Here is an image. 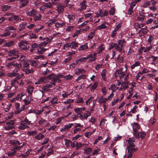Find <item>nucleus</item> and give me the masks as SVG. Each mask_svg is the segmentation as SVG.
<instances>
[{"label":"nucleus","instance_id":"obj_1","mask_svg":"<svg viewBox=\"0 0 158 158\" xmlns=\"http://www.w3.org/2000/svg\"><path fill=\"white\" fill-rule=\"evenodd\" d=\"M5 15H11V16L9 17L8 20L13 22L14 23H17L21 20V19L17 15H14L12 13H7Z\"/></svg>","mask_w":158,"mask_h":158},{"label":"nucleus","instance_id":"obj_2","mask_svg":"<svg viewBox=\"0 0 158 158\" xmlns=\"http://www.w3.org/2000/svg\"><path fill=\"white\" fill-rule=\"evenodd\" d=\"M126 42V41L124 39L123 40H119L117 41V44H118V46L116 48L117 50L118 51L120 52H121L123 50V48L124 46L123 44Z\"/></svg>","mask_w":158,"mask_h":158},{"label":"nucleus","instance_id":"obj_3","mask_svg":"<svg viewBox=\"0 0 158 158\" xmlns=\"http://www.w3.org/2000/svg\"><path fill=\"white\" fill-rule=\"evenodd\" d=\"M6 126L4 128L6 130H9L14 128V122L13 120H10L6 123Z\"/></svg>","mask_w":158,"mask_h":158},{"label":"nucleus","instance_id":"obj_4","mask_svg":"<svg viewBox=\"0 0 158 158\" xmlns=\"http://www.w3.org/2000/svg\"><path fill=\"white\" fill-rule=\"evenodd\" d=\"M52 6L53 4L50 2H49L46 3L42 6L40 7V9L41 10L44 11L46 8H51L52 7Z\"/></svg>","mask_w":158,"mask_h":158},{"label":"nucleus","instance_id":"obj_5","mask_svg":"<svg viewBox=\"0 0 158 158\" xmlns=\"http://www.w3.org/2000/svg\"><path fill=\"white\" fill-rule=\"evenodd\" d=\"M52 75H49L47 76L41 77L39 78L40 81L41 82V83L42 82L46 83L48 81V79H50V76Z\"/></svg>","mask_w":158,"mask_h":158},{"label":"nucleus","instance_id":"obj_6","mask_svg":"<svg viewBox=\"0 0 158 158\" xmlns=\"http://www.w3.org/2000/svg\"><path fill=\"white\" fill-rule=\"evenodd\" d=\"M132 126L133 131L134 132H135L136 131L139 129L140 127V126L139 124L138 123L134 122L131 124Z\"/></svg>","mask_w":158,"mask_h":158},{"label":"nucleus","instance_id":"obj_7","mask_svg":"<svg viewBox=\"0 0 158 158\" xmlns=\"http://www.w3.org/2000/svg\"><path fill=\"white\" fill-rule=\"evenodd\" d=\"M26 13L28 16H34L36 14V11L35 9H32L28 10Z\"/></svg>","mask_w":158,"mask_h":158},{"label":"nucleus","instance_id":"obj_8","mask_svg":"<svg viewBox=\"0 0 158 158\" xmlns=\"http://www.w3.org/2000/svg\"><path fill=\"white\" fill-rule=\"evenodd\" d=\"M86 2V1H83L82 2L80 3V7L78 9L79 10L82 11L85 9L87 6L85 3Z\"/></svg>","mask_w":158,"mask_h":158},{"label":"nucleus","instance_id":"obj_9","mask_svg":"<svg viewBox=\"0 0 158 158\" xmlns=\"http://www.w3.org/2000/svg\"><path fill=\"white\" fill-rule=\"evenodd\" d=\"M99 12L100 14V16L101 17H104L108 15V12L106 10L103 11L102 10L100 9Z\"/></svg>","mask_w":158,"mask_h":158},{"label":"nucleus","instance_id":"obj_10","mask_svg":"<svg viewBox=\"0 0 158 158\" xmlns=\"http://www.w3.org/2000/svg\"><path fill=\"white\" fill-rule=\"evenodd\" d=\"M64 6L60 3H59L57 5V11L58 13H60L64 10Z\"/></svg>","mask_w":158,"mask_h":158},{"label":"nucleus","instance_id":"obj_11","mask_svg":"<svg viewBox=\"0 0 158 158\" xmlns=\"http://www.w3.org/2000/svg\"><path fill=\"white\" fill-rule=\"evenodd\" d=\"M148 30L147 29V27L142 28L140 30L138 31V33H142L143 35H141V36H143V35L146 34L148 32Z\"/></svg>","mask_w":158,"mask_h":158},{"label":"nucleus","instance_id":"obj_12","mask_svg":"<svg viewBox=\"0 0 158 158\" xmlns=\"http://www.w3.org/2000/svg\"><path fill=\"white\" fill-rule=\"evenodd\" d=\"M58 99L57 97H54L52 98V99L50 102L52 104L55 105L57 103H59L60 102H58Z\"/></svg>","mask_w":158,"mask_h":158},{"label":"nucleus","instance_id":"obj_13","mask_svg":"<svg viewBox=\"0 0 158 158\" xmlns=\"http://www.w3.org/2000/svg\"><path fill=\"white\" fill-rule=\"evenodd\" d=\"M15 41H10L8 42H6L4 44L3 47H10L14 45Z\"/></svg>","mask_w":158,"mask_h":158},{"label":"nucleus","instance_id":"obj_14","mask_svg":"<svg viewBox=\"0 0 158 158\" xmlns=\"http://www.w3.org/2000/svg\"><path fill=\"white\" fill-rule=\"evenodd\" d=\"M18 45L20 47V49L21 50H27L29 48V46L27 47L25 45L22 44L21 43H19Z\"/></svg>","mask_w":158,"mask_h":158},{"label":"nucleus","instance_id":"obj_15","mask_svg":"<svg viewBox=\"0 0 158 158\" xmlns=\"http://www.w3.org/2000/svg\"><path fill=\"white\" fill-rule=\"evenodd\" d=\"M128 87V83L127 82H123L119 90H122L123 89H125Z\"/></svg>","mask_w":158,"mask_h":158},{"label":"nucleus","instance_id":"obj_16","mask_svg":"<svg viewBox=\"0 0 158 158\" xmlns=\"http://www.w3.org/2000/svg\"><path fill=\"white\" fill-rule=\"evenodd\" d=\"M50 75H52L50 76V79H48V80H51V81H52V83H56V74L54 73H52Z\"/></svg>","mask_w":158,"mask_h":158},{"label":"nucleus","instance_id":"obj_17","mask_svg":"<svg viewBox=\"0 0 158 158\" xmlns=\"http://www.w3.org/2000/svg\"><path fill=\"white\" fill-rule=\"evenodd\" d=\"M21 3L19 5V7L21 8L25 6L28 3V1H20Z\"/></svg>","mask_w":158,"mask_h":158},{"label":"nucleus","instance_id":"obj_18","mask_svg":"<svg viewBox=\"0 0 158 158\" xmlns=\"http://www.w3.org/2000/svg\"><path fill=\"white\" fill-rule=\"evenodd\" d=\"M118 46V44L114 43H111L109 46V50H110L114 48H115V49L117 50L116 49L117 47Z\"/></svg>","mask_w":158,"mask_h":158},{"label":"nucleus","instance_id":"obj_19","mask_svg":"<svg viewBox=\"0 0 158 158\" xmlns=\"http://www.w3.org/2000/svg\"><path fill=\"white\" fill-rule=\"evenodd\" d=\"M87 43H86L84 45H81L79 47L78 49L79 50H84L85 49H88L89 48L87 45Z\"/></svg>","mask_w":158,"mask_h":158},{"label":"nucleus","instance_id":"obj_20","mask_svg":"<svg viewBox=\"0 0 158 158\" xmlns=\"http://www.w3.org/2000/svg\"><path fill=\"white\" fill-rule=\"evenodd\" d=\"M42 15L40 14H37L33 16L34 20L35 21L40 20L41 19Z\"/></svg>","mask_w":158,"mask_h":158},{"label":"nucleus","instance_id":"obj_21","mask_svg":"<svg viewBox=\"0 0 158 158\" xmlns=\"http://www.w3.org/2000/svg\"><path fill=\"white\" fill-rule=\"evenodd\" d=\"M71 44L72 46L71 48L74 49H76V48L78 47V45L79 44L78 43L76 42L75 41H73L71 43Z\"/></svg>","mask_w":158,"mask_h":158},{"label":"nucleus","instance_id":"obj_22","mask_svg":"<svg viewBox=\"0 0 158 158\" xmlns=\"http://www.w3.org/2000/svg\"><path fill=\"white\" fill-rule=\"evenodd\" d=\"M56 83H52V82L50 81L49 83L45 85V87H46L48 88H52L53 86H56Z\"/></svg>","mask_w":158,"mask_h":158},{"label":"nucleus","instance_id":"obj_23","mask_svg":"<svg viewBox=\"0 0 158 158\" xmlns=\"http://www.w3.org/2000/svg\"><path fill=\"white\" fill-rule=\"evenodd\" d=\"M6 31H10V32H13L16 31V29L14 27L12 26H10L7 27L6 28Z\"/></svg>","mask_w":158,"mask_h":158},{"label":"nucleus","instance_id":"obj_24","mask_svg":"<svg viewBox=\"0 0 158 158\" xmlns=\"http://www.w3.org/2000/svg\"><path fill=\"white\" fill-rule=\"evenodd\" d=\"M18 52L16 50H12L8 52V55L9 56H11L12 55H18Z\"/></svg>","mask_w":158,"mask_h":158},{"label":"nucleus","instance_id":"obj_25","mask_svg":"<svg viewBox=\"0 0 158 158\" xmlns=\"http://www.w3.org/2000/svg\"><path fill=\"white\" fill-rule=\"evenodd\" d=\"M37 50V52L39 54H43L45 52V50H47L46 49L44 48H39Z\"/></svg>","mask_w":158,"mask_h":158},{"label":"nucleus","instance_id":"obj_26","mask_svg":"<svg viewBox=\"0 0 158 158\" xmlns=\"http://www.w3.org/2000/svg\"><path fill=\"white\" fill-rule=\"evenodd\" d=\"M85 70L83 69H81L77 68L76 69L75 74L76 75H79L80 74L83 73L85 72Z\"/></svg>","mask_w":158,"mask_h":158},{"label":"nucleus","instance_id":"obj_27","mask_svg":"<svg viewBox=\"0 0 158 158\" xmlns=\"http://www.w3.org/2000/svg\"><path fill=\"white\" fill-rule=\"evenodd\" d=\"M39 63L38 61L35 60H31L30 62V63L31 66L36 67L38 65V63Z\"/></svg>","mask_w":158,"mask_h":158},{"label":"nucleus","instance_id":"obj_28","mask_svg":"<svg viewBox=\"0 0 158 158\" xmlns=\"http://www.w3.org/2000/svg\"><path fill=\"white\" fill-rule=\"evenodd\" d=\"M29 127L27 125H25L24 124L22 123L21 122L20 126H19V128L21 130H23L26 128H27Z\"/></svg>","mask_w":158,"mask_h":158},{"label":"nucleus","instance_id":"obj_29","mask_svg":"<svg viewBox=\"0 0 158 158\" xmlns=\"http://www.w3.org/2000/svg\"><path fill=\"white\" fill-rule=\"evenodd\" d=\"M98 82H96L91 87L90 90L91 91L94 92V90L98 87Z\"/></svg>","mask_w":158,"mask_h":158},{"label":"nucleus","instance_id":"obj_30","mask_svg":"<svg viewBox=\"0 0 158 158\" xmlns=\"http://www.w3.org/2000/svg\"><path fill=\"white\" fill-rule=\"evenodd\" d=\"M23 70L25 72L26 74L32 73L34 72L33 70L32 69V68H31V69L28 68L24 69Z\"/></svg>","mask_w":158,"mask_h":158},{"label":"nucleus","instance_id":"obj_31","mask_svg":"<svg viewBox=\"0 0 158 158\" xmlns=\"http://www.w3.org/2000/svg\"><path fill=\"white\" fill-rule=\"evenodd\" d=\"M6 28L5 30V32L0 35L2 37H3V36L6 37L10 34V31H6Z\"/></svg>","mask_w":158,"mask_h":158},{"label":"nucleus","instance_id":"obj_32","mask_svg":"<svg viewBox=\"0 0 158 158\" xmlns=\"http://www.w3.org/2000/svg\"><path fill=\"white\" fill-rule=\"evenodd\" d=\"M129 145L127 146V152H129V150H130L131 148H134L135 147V145L133 142L129 143Z\"/></svg>","mask_w":158,"mask_h":158},{"label":"nucleus","instance_id":"obj_33","mask_svg":"<svg viewBox=\"0 0 158 158\" xmlns=\"http://www.w3.org/2000/svg\"><path fill=\"white\" fill-rule=\"evenodd\" d=\"M10 7V6L9 5H3L2 7V11H5L7 10Z\"/></svg>","mask_w":158,"mask_h":158},{"label":"nucleus","instance_id":"obj_34","mask_svg":"<svg viewBox=\"0 0 158 158\" xmlns=\"http://www.w3.org/2000/svg\"><path fill=\"white\" fill-rule=\"evenodd\" d=\"M67 18L69 20L70 23H73V21L75 19V16L73 15H68Z\"/></svg>","mask_w":158,"mask_h":158},{"label":"nucleus","instance_id":"obj_35","mask_svg":"<svg viewBox=\"0 0 158 158\" xmlns=\"http://www.w3.org/2000/svg\"><path fill=\"white\" fill-rule=\"evenodd\" d=\"M44 136V135L41 133H40L39 135L35 136V137L36 139L40 140L43 139Z\"/></svg>","mask_w":158,"mask_h":158},{"label":"nucleus","instance_id":"obj_36","mask_svg":"<svg viewBox=\"0 0 158 158\" xmlns=\"http://www.w3.org/2000/svg\"><path fill=\"white\" fill-rule=\"evenodd\" d=\"M140 1H135V2H133L130 3V8L133 10V7L135 6V4Z\"/></svg>","mask_w":158,"mask_h":158},{"label":"nucleus","instance_id":"obj_37","mask_svg":"<svg viewBox=\"0 0 158 158\" xmlns=\"http://www.w3.org/2000/svg\"><path fill=\"white\" fill-rule=\"evenodd\" d=\"M33 91V88L31 86H29L27 88V92L28 94H32Z\"/></svg>","mask_w":158,"mask_h":158},{"label":"nucleus","instance_id":"obj_38","mask_svg":"<svg viewBox=\"0 0 158 158\" xmlns=\"http://www.w3.org/2000/svg\"><path fill=\"white\" fill-rule=\"evenodd\" d=\"M107 27V26H106L104 23L102 24L100 26L97 27V29L101 30V29H105Z\"/></svg>","mask_w":158,"mask_h":158},{"label":"nucleus","instance_id":"obj_39","mask_svg":"<svg viewBox=\"0 0 158 158\" xmlns=\"http://www.w3.org/2000/svg\"><path fill=\"white\" fill-rule=\"evenodd\" d=\"M10 143L12 144H14L15 145L18 144V145H20V143L19 141L16 140H11L10 141Z\"/></svg>","mask_w":158,"mask_h":158},{"label":"nucleus","instance_id":"obj_40","mask_svg":"<svg viewBox=\"0 0 158 158\" xmlns=\"http://www.w3.org/2000/svg\"><path fill=\"white\" fill-rule=\"evenodd\" d=\"M23 124H25V125H30V122L28 120L26 117L25 118V119L23 121L21 122Z\"/></svg>","mask_w":158,"mask_h":158},{"label":"nucleus","instance_id":"obj_41","mask_svg":"<svg viewBox=\"0 0 158 158\" xmlns=\"http://www.w3.org/2000/svg\"><path fill=\"white\" fill-rule=\"evenodd\" d=\"M85 152L87 154H89L92 151V149L90 148H86L85 149Z\"/></svg>","mask_w":158,"mask_h":158},{"label":"nucleus","instance_id":"obj_42","mask_svg":"<svg viewBox=\"0 0 158 158\" xmlns=\"http://www.w3.org/2000/svg\"><path fill=\"white\" fill-rule=\"evenodd\" d=\"M139 64L140 63L139 62L136 61L134 64H133L131 66V69H134L135 67L139 66Z\"/></svg>","mask_w":158,"mask_h":158},{"label":"nucleus","instance_id":"obj_43","mask_svg":"<svg viewBox=\"0 0 158 158\" xmlns=\"http://www.w3.org/2000/svg\"><path fill=\"white\" fill-rule=\"evenodd\" d=\"M86 78V76L84 74H82L81 76L78 77L76 80V81H78L81 79H85Z\"/></svg>","mask_w":158,"mask_h":158},{"label":"nucleus","instance_id":"obj_44","mask_svg":"<svg viewBox=\"0 0 158 158\" xmlns=\"http://www.w3.org/2000/svg\"><path fill=\"white\" fill-rule=\"evenodd\" d=\"M64 140H65L66 141L65 143V145L67 146V147H69V145L71 144V141L69 139H64Z\"/></svg>","mask_w":158,"mask_h":158},{"label":"nucleus","instance_id":"obj_45","mask_svg":"<svg viewBox=\"0 0 158 158\" xmlns=\"http://www.w3.org/2000/svg\"><path fill=\"white\" fill-rule=\"evenodd\" d=\"M42 112V110H32L31 112L33 113H35L37 114H41V113Z\"/></svg>","mask_w":158,"mask_h":158},{"label":"nucleus","instance_id":"obj_46","mask_svg":"<svg viewBox=\"0 0 158 158\" xmlns=\"http://www.w3.org/2000/svg\"><path fill=\"white\" fill-rule=\"evenodd\" d=\"M106 71L105 70H103L102 73V78L104 81L106 80Z\"/></svg>","mask_w":158,"mask_h":158},{"label":"nucleus","instance_id":"obj_47","mask_svg":"<svg viewBox=\"0 0 158 158\" xmlns=\"http://www.w3.org/2000/svg\"><path fill=\"white\" fill-rule=\"evenodd\" d=\"M25 95L22 92L21 94H18L16 97V98H17V100H18L19 98H20L21 99H22V97Z\"/></svg>","mask_w":158,"mask_h":158},{"label":"nucleus","instance_id":"obj_48","mask_svg":"<svg viewBox=\"0 0 158 158\" xmlns=\"http://www.w3.org/2000/svg\"><path fill=\"white\" fill-rule=\"evenodd\" d=\"M133 135L135 138H139L140 137V133L137 132V131H136L135 132H134Z\"/></svg>","mask_w":158,"mask_h":158},{"label":"nucleus","instance_id":"obj_49","mask_svg":"<svg viewBox=\"0 0 158 158\" xmlns=\"http://www.w3.org/2000/svg\"><path fill=\"white\" fill-rule=\"evenodd\" d=\"M73 125V123H69L68 124H66L64 126V127H65L66 129L68 130L69 129L71 128L72 126Z\"/></svg>","mask_w":158,"mask_h":158},{"label":"nucleus","instance_id":"obj_50","mask_svg":"<svg viewBox=\"0 0 158 158\" xmlns=\"http://www.w3.org/2000/svg\"><path fill=\"white\" fill-rule=\"evenodd\" d=\"M49 152L47 154V156H50L51 154L53 153L54 150L52 149V148H49L48 150Z\"/></svg>","mask_w":158,"mask_h":158},{"label":"nucleus","instance_id":"obj_51","mask_svg":"<svg viewBox=\"0 0 158 158\" xmlns=\"http://www.w3.org/2000/svg\"><path fill=\"white\" fill-rule=\"evenodd\" d=\"M104 48L103 47L102 45H101L98 48V53L99 54L101 52L104 50Z\"/></svg>","mask_w":158,"mask_h":158},{"label":"nucleus","instance_id":"obj_52","mask_svg":"<svg viewBox=\"0 0 158 158\" xmlns=\"http://www.w3.org/2000/svg\"><path fill=\"white\" fill-rule=\"evenodd\" d=\"M16 152L14 151L13 152L9 151L8 153V155L9 156H13L15 155Z\"/></svg>","mask_w":158,"mask_h":158},{"label":"nucleus","instance_id":"obj_53","mask_svg":"<svg viewBox=\"0 0 158 158\" xmlns=\"http://www.w3.org/2000/svg\"><path fill=\"white\" fill-rule=\"evenodd\" d=\"M148 72H149V71L147 69L144 68L142 72H139V73H140L141 75H142L143 73H148Z\"/></svg>","mask_w":158,"mask_h":158},{"label":"nucleus","instance_id":"obj_54","mask_svg":"<svg viewBox=\"0 0 158 158\" xmlns=\"http://www.w3.org/2000/svg\"><path fill=\"white\" fill-rule=\"evenodd\" d=\"M43 40H44V42L46 43V44H47L51 41V40H50L48 38L44 37Z\"/></svg>","mask_w":158,"mask_h":158},{"label":"nucleus","instance_id":"obj_55","mask_svg":"<svg viewBox=\"0 0 158 158\" xmlns=\"http://www.w3.org/2000/svg\"><path fill=\"white\" fill-rule=\"evenodd\" d=\"M152 1H150L149 2H145L143 4V6L144 7H146L150 5H151V2H152Z\"/></svg>","mask_w":158,"mask_h":158},{"label":"nucleus","instance_id":"obj_56","mask_svg":"<svg viewBox=\"0 0 158 158\" xmlns=\"http://www.w3.org/2000/svg\"><path fill=\"white\" fill-rule=\"evenodd\" d=\"M72 59L71 57H68L67 58L65 59V60L63 61V63L64 64H66L67 63L69 62Z\"/></svg>","mask_w":158,"mask_h":158},{"label":"nucleus","instance_id":"obj_57","mask_svg":"<svg viewBox=\"0 0 158 158\" xmlns=\"http://www.w3.org/2000/svg\"><path fill=\"white\" fill-rule=\"evenodd\" d=\"M71 46V43H68L64 45L63 48L64 50H66V48H68Z\"/></svg>","mask_w":158,"mask_h":158},{"label":"nucleus","instance_id":"obj_58","mask_svg":"<svg viewBox=\"0 0 158 158\" xmlns=\"http://www.w3.org/2000/svg\"><path fill=\"white\" fill-rule=\"evenodd\" d=\"M115 8L112 7L109 11V14L110 15H113L114 14Z\"/></svg>","mask_w":158,"mask_h":158},{"label":"nucleus","instance_id":"obj_59","mask_svg":"<svg viewBox=\"0 0 158 158\" xmlns=\"http://www.w3.org/2000/svg\"><path fill=\"white\" fill-rule=\"evenodd\" d=\"M25 27V24L23 23H21L19 27V30L20 31H22Z\"/></svg>","mask_w":158,"mask_h":158},{"label":"nucleus","instance_id":"obj_60","mask_svg":"<svg viewBox=\"0 0 158 158\" xmlns=\"http://www.w3.org/2000/svg\"><path fill=\"white\" fill-rule=\"evenodd\" d=\"M137 108V106H135L132 109H131L130 112L132 113H135L136 112V109Z\"/></svg>","mask_w":158,"mask_h":158},{"label":"nucleus","instance_id":"obj_61","mask_svg":"<svg viewBox=\"0 0 158 158\" xmlns=\"http://www.w3.org/2000/svg\"><path fill=\"white\" fill-rule=\"evenodd\" d=\"M19 57V55H13L12 57H11L10 58H8L7 59L8 60H13V59H15L18 58Z\"/></svg>","mask_w":158,"mask_h":158},{"label":"nucleus","instance_id":"obj_62","mask_svg":"<svg viewBox=\"0 0 158 158\" xmlns=\"http://www.w3.org/2000/svg\"><path fill=\"white\" fill-rule=\"evenodd\" d=\"M23 66L24 68H27L29 66V64L27 63L26 61H23Z\"/></svg>","mask_w":158,"mask_h":158},{"label":"nucleus","instance_id":"obj_63","mask_svg":"<svg viewBox=\"0 0 158 158\" xmlns=\"http://www.w3.org/2000/svg\"><path fill=\"white\" fill-rule=\"evenodd\" d=\"M121 71L119 70H117L114 73L115 77H118V76H119V75L120 74V73H121Z\"/></svg>","mask_w":158,"mask_h":158},{"label":"nucleus","instance_id":"obj_64","mask_svg":"<svg viewBox=\"0 0 158 158\" xmlns=\"http://www.w3.org/2000/svg\"><path fill=\"white\" fill-rule=\"evenodd\" d=\"M116 31H117L115 30L114 29L112 31L111 35V37L112 38H114L115 37L117 34Z\"/></svg>","mask_w":158,"mask_h":158}]
</instances>
